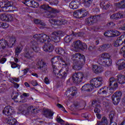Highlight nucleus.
Instances as JSON below:
<instances>
[{
  "label": "nucleus",
  "instance_id": "1",
  "mask_svg": "<svg viewBox=\"0 0 125 125\" xmlns=\"http://www.w3.org/2000/svg\"><path fill=\"white\" fill-rule=\"evenodd\" d=\"M71 59L73 62V68L74 70L79 71L83 68V65L85 62V57L83 55L75 53L72 55Z\"/></svg>",
  "mask_w": 125,
  "mask_h": 125
},
{
  "label": "nucleus",
  "instance_id": "2",
  "mask_svg": "<svg viewBox=\"0 0 125 125\" xmlns=\"http://www.w3.org/2000/svg\"><path fill=\"white\" fill-rule=\"evenodd\" d=\"M15 43V40L13 38L10 39L9 42L5 39H2L0 40V51L4 50L8 47L11 48L13 46V45Z\"/></svg>",
  "mask_w": 125,
  "mask_h": 125
},
{
  "label": "nucleus",
  "instance_id": "3",
  "mask_svg": "<svg viewBox=\"0 0 125 125\" xmlns=\"http://www.w3.org/2000/svg\"><path fill=\"white\" fill-rule=\"evenodd\" d=\"M62 34H63L62 31L52 32L51 38L49 37L48 40L50 42H52L51 43L53 44H54L56 42H60V36H62Z\"/></svg>",
  "mask_w": 125,
  "mask_h": 125
},
{
  "label": "nucleus",
  "instance_id": "4",
  "mask_svg": "<svg viewBox=\"0 0 125 125\" xmlns=\"http://www.w3.org/2000/svg\"><path fill=\"white\" fill-rule=\"evenodd\" d=\"M72 80L75 84H79L83 80V73L82 72L74 73L72 76Z\"/></svg>",
  "mask_w": 125,
  "mask_h": 125
},
{
  "label": "nucleus",
  "instance_id": "5",
  "mask_svg": "<svg viewBox=\"0 0 125 125\" xmlns=\"http://www.w3.org/2000/svg\"><path fill=\"white\" fill-rule=\"evenodd\" d=\"M33 39H36L39 43H43L49 40V36L44 34H35L33 36Z\"/></svg>",
  "mask_w": 125,
  "mask_h": 125
},
{
  "label": "nucleus",
  "instance_id": "6",
  "mask_svg": "<svg viewBox=\"0 0 125 125\" xmlns=\"http://www.w3.org/2000/svg\"><path fill=\"white\" fill-rule=\"evenodd\" d=\"M119 84L116 82V79L114 77L109 79L108 87L109 88L110 93H114L116 89H117Z\"/></svg>",
  "mask_w": 125,
  "mask_h": 125
},
{
  "label": "nucleus",
  "instance_id": "7",
  "mask_svg": "<svg viewBox=\"0 0 125 125\" xmlns=\"http://www.w3.org/2000/svg\"><path fill=\"white\" fill-rule=\"evenodd\" d=\"M19 94L18 93L15 92L12 94V99L14 100L15 102H19L20 103H26L27 102L28 99L27 98H23V96L21 95L18 97Z\"/></svg>",
  "mask_w": 125,
  "mask_h": 125
},
{
  "label": "nucleus",
  "instance_id": "8",
  "mask_svg": "<svg viewBox=\"0 0 125 125\" xmlns=\"http://www.w3.org/2000/svg\"><path fill=\"white\" fill-rule=\"evenodd\" d=\"M103 82V78L101 77H97L90 80V83L93 84L95 87H99L102 85Z\"/></svg>",
  "mask_w": 125,
  "mask_h": 125
},
{
  "label": "nucleus",
  "instance_id": "9",
  "mask_svg": "<svg viewBox=\"0 0 125 125\" xmlns=\"http://www.w3.org/2000/svg\"><path fill=\"white\" fill-rule=\"evenodd\" d=\"M38 69H40L42 72L45 73L47 71V64L42 60H39L37 63Z\"/></svg>",
  "mask_w": 125,
  "mask_h": 125
},
{
  "label": "nucleus",
  "instance_id": "10",
  "mask_svg": "<svg viewBox=\"0 0 125 125\" xmlns=\"http://www.w3.org/2000/svg\"><path fill=\"white\" fill-rule=\"evenodd\" d=\"M51 42L47 41V43H45L42 46V49L44 52H52L54 49L53 44L51 43Z\"/></svg>",
  "mask_w": 125,
  "mask_h": 125
},
{
  "label": "nucleus",
  "instance_id": "11",
  "mask_svg": "<svg viewBox=\"0 0 125 125\" xmlns=\"http://www.w3.org/2000/svg\"><path fill=\"white\" fill-rule=\"evenodd\" d=\"M35 39L36 38H34L33 37L31 40L30 46L35 52L38 53L40 50V48L38 47V44H40V42H37V41L35 40Z\"/></svg>",
  "mask_w": 125,
  "mask_h": 125
},
{
  "label": "nucleus",
  "instance_id": "12",
  "mask_svg": "<svg viewBox=\"0 0 125 125\" xmlns=\"http://www.w3.org/2000/svg\"><path fill=\"white\" fill-rule=\"evenodd\" d=\"M8 7H13L14 9H16V7H13V2L7 0L5 1L4 6L2 7V10L5 12H7L9 11V10L7 9Z\"/></svg>",
  "mask_w": 125,
  "mask_h": 125
},
{
  "label": "nucleus",
  "instance_id": "13",
  "mask_svg": "<svg viewBox=\"0 0 125 125\" xmlns=\"http://www.w3.org/2000/svg\"><path fill=\"white\" fill-rule=\"evenodd\" d=\"M42 8L44 9L45 10H50L51 13L56 14L59 13V11L57 10L56 9H53L49 6L48 5L43 4L41 6Z\"/></svg>",
  "mask_w": 125,
  "mask_h": 125
},
{
  "label": "nucleus",
  "instance_id": "14",
  "mask_svg": "<svg viewBox=\"0 0 125 125\" xmlns=\"http://www.w3.org/2000/svg\"><path fill=\"white\" fill-rule=\"evenodd\" d=\"M13 113V109L10 106H6L3 110V114H4L5 116H11Z\"/></svg>",
  "mask_w": 125,
  "mask_h": 125
},
{
  "label": "nucleus",
  "instance_id": "15",
  "mask_svg": "<svg viewBox=\"0 0 125 125\" xmlns=\"http://www.w3.org/2000/svg\"><path fill=\"white\" fill-rule=\"evenodd\" d=\"M21 113L23 115H28L30 112H31L32 114L36 113V112H37V108L34 107L33 106H30L28 107L27 111V110H22V109H21Z\"/></svg>",
  "mask_w": 125,
  "mask_h": 125
},
{
  "label": "nucleus",
  "instance_id": "16",
  "mask_svg": "<svg viewBox=\"0 0 125 125\" xmlns=\"http://www.w3.org/2000/svg\"><path fill=\"white\" fill-rule=\"evenodd\" d=\"M67 74H68V70L65 68H63L61 69L60 73L57 77L60 79H66V77H67Z\"/></svg>",
  "mask_w": 125,
  "mask_h": 125
},
{
  "label": "nucleus",
  "instance_id": "17",
  "mask_svg": "<svg viewBox=\"0 0 125 125\" xmlns=\"http://www.w3.org/2000/svg\"><path fill=\"white\" fill-rule=\"evenodd\" d=\"M112 47V45L111 44H104L100 46L98 50L99 51H106L109 48Z\"/></svg>",
  "mask_w": 125,
  "mask_h": 125
},
{
  "label": "nucleus",
  "instance_id": "18",
  "mask_svg": "<svg viewBox=\"0 0 125 125\" xmlns=\"http://www.w3.org/2000/svg\"><path fill=\"white\" fill-rule=\"evenodd\" d=\"M125 18V15L120 13L112 14L110 16L111 19H113L114 20H118V19H120V18Z\"/></svg>",
  "mask_w": 125,
  "mask_h": 125
},
{
  "label": "nucleus",
  "instance_id": "19",
  "mask_svg": "<svg viewBox=\"0 0 125 125\" xmlns=\"http://www.w3.org/2000/svg\"><path fill=\"white\" fill-rule=\"evenodd\" d=\"M34 23L37 24L38 25H40V29H43V28H47L46 24L42 21L41 20H38L37 19H34Z\"/></svg>",
  "mask_w": 125,
  "mask_h": 125
},
{
  "label": "nucleus",
  "instance_id": "20",
  "mask_svg": "<svg viewBox=\"0 0 125 125\" xmlns=\"http://www.w3.org/2000/svg\"><path fill=\"white\" fill-rule=\"evenodd\" d=\"M119 70H123L125 68V60H120L117 62Z\"/></svg>",
  "mask_w": 125,
  "mask_h": 125
},
{
  "label": "nucleus",
  "instance_id": "21",
  "mask_svg": "<svg viewBox=\"0 0 125 125\" xmlns=\"http://www.w3.org/2000/svg\"><path fill=\"white\" fill-rule=\"evenodd\" d=\"M53 114H54V113L50 109H46L44 112V115L47 119H51L52 117L53 116Z\"/></svg>",
  "mask_w": 125,
  "mask_h": 125
},
{
  "label": "nucleus",
  "instance_id": "22",
  "mask_svg": "<svg viewBox=\"0 0 125 125\" xmlns=\"http://www.w3.org/2000/svg\"><path fill=\"white\" fill-rule=\"evenodd\" d=\"M118 82L119 83L123 84L125 83V72L124 74H119L118 75Z\"/></svg>",
  "mask_w": 125,
  "mask_h": 125
},
{
  "label": "nucleus",
  "instance_id": "23",
  "mask_svg": "<svg viewBox=\"0 0 125 125\" xmlns=\"http://www.w3.org/2000/svg\"><path fill=\"white\" fill-rule=\"evenodd\" d=\"M53 74L57 77L60 73L61 70L58 68L57 65H53L52 66Z\"/></svg>",
  "mask_w": 125,
  "mask_h": 125
},
{
  "label": "nucleus",
  "instance_id": "24",
  "mask_svg": "<svg viewBox=\"0 0 125 125\" xmlns=\"http://www.w3.org/2000/svg\"><path fill=\"white\" fill-rule=\"evenodd\" d=\"M93 71L95 73V74H99L103 71V68L102 66H99L97 65H93Z\"/></svg>",
  "mask_w": 125,
  "mask_h": 125
},
{
  "label": "nucleus",
  "instance_id": "25",
  "mask_svg": "<svg viewBox=\"0 0 125 125\" xmlns=\"http://www.w3.org/2000/svg\"><path fill=\"white\" fill-rule=\"evenodd\" d=\"M82 42L80 40H77L75 42H74L72 44V47H73L75 49H80L81 47V43Z\"/></svg>",
  "mask_w": 125,
  "mask_h": 125
},
{
  "label": "nucleus",
  "instance_id": "26",
  "mask_svg": "<svg viewBox=\"0 0 125 125\" xmlns=\"http://www.w3.org/2000/svg\"><path fill=\"white\" fill-rule=\"evenodd\" d=\"M7 124H9V125H16L17 124V120L15 119V118L12 117H10L8 118L7 121Z\"/></svg>",
  "mask_w": 125,
  "mask_h": 125
},
{
  "label": "nucleus",
  "instance_id": "27",
  "mask_svg": "<svg viewBox=\"0 0 125 125\" xmlns=\"http://www.w3.org/2000/svg\"><path fill=\"white\" fill-rule=\"evenodd\" d=\"M49 22L52 24L53 25H57V26L61 25V20L51 19L49 20Z\"/></svg>",
  "mask_w": 125,
  "mask_h": 125
},
{
  "label": "nucleus",
  "instance_id": "28",
  "mask_svg": "<svg viewBox=\"0 0 125 125\" xmlns=\"http://www.w3.org/2000/svg\"><path fill=\"white\" fill-rule=\"evenodd\" d=\"M111 99L114 105H118L120 103V101H121V99H120V98H118L114 95L112 96Z\"/></svg>",
  "mask_w": 125,
  "mask_h": 125
},
{
  "label": "nucleus",
  "instance_id": "29",
  "mask_svg": "<svg viewBox=\"0 0 125 125\" xmlns=\"http://www.w3.org/2000/svg\"><path fill=\"white\" fill-rule=\"evenodd\" d=\"M115 5L118 8H125V0H123L120 2L115 3Z\"/></svg>",
  "mask_w": 125,
  "mask_h": 125
},
{
  "label": "nucleus",
  "instance_id": "30",
  "mask_svg": "<svg viewBox=\"0 0 125 125\" xmlns=\"http://www.w3.org/2000/svg\"><path fill=\"white\" fill-rule=\"evenodd\" d=\"M55 51L58 54H61L62 56H65V50L61 47H58L55 49Z\"/></svg>",
  "mask_w": 125,
  "mask_h": 125
},
{
  "label": "nucleus",
  "instance_id": "31",
  "mask_svg": "<svg viewBox=\"0 0 125 125\" xmlns=\"http://www.w3.org/2000/svg\"><path fill=\"white\" fill-rule=\"evenodd\" d=\"M23 56L25 57V58L28 59V60H31V59H32V56H31L30 54L29 50L28 49H25L24 50V52L23 53Z\"/></svg>",
  "mask_w": 125,
  "mask_h": 125
},
{
  "label": "nucleus",
  "instance_id": "32",
  "mask_svg": "<svg viewBox=\"0 0 125 125\" xmlns=\"http://www.w3.org/2000/svg\"><path fill=\"white\" fill-rule=\"evenodd\" d=\"M24 4H25L27 6H29L32 7V5L33 4V0H23L22 1Z\"/></svg>",
  "mask_w": 125,
  "mask_h": 125
},
{
  "label": "nucleus",
  "instance_id": "33",
  "mask_svg": "<svg viewBox=\"0 0 125 125\" xmlns=\"http://www.w3.org/2000/svg\"><path fill=\"white\" fill-rule=\"evenodd\" d=\"M100 6L102 9H108L109 8V7L110 6V5L109 4L107 3L106 4L104 1H103L101 2Z\"/></svg>",
  "mask_w": 125,
  "mask_h": 125
},
{
  "label": "nucleus",
  "instance_id": "34",
  "mask_svg": "<svg viewBox=\"0 0 125 125\" xmlns=\"http://www.w3.org/2000/svg\"><path fill=\"white\" fill-rule=\"evenodd\" d=\"M73 36H74V34L66 36L64 39L65 42H66L67 43L70 42L73 39Z\"/></svg>",
  "mask_w": 125,
  "mask_h": 125
},
{
  "label": "nucleus",
  "instance_id": "35",
  "mask_svg": "<svg viewBox=\"0 0 125 125\" xmlns=\"http://www.w3.org/2000/svg\"><path fill=\"white\" fill-rule=\"evenodd\" d=\"M103 64L105 66H111L112 65V60L111 59L104 60L103 62Z\"/></svg>",
  "mask_w": 125,
  "mask_h": 125
},
{
  "label": "nucleus",
  "instance_id": "36",
  "mask_svg": "<svg viewBox=\"0 0 125 125\" xmlns=\"http://www.w3.org/2000/svg\"><path fill=\"white\" fill-rule=\"evenodd\" d=\"M69 7L71 9H77L78 8V5L75 1H71L69 4Z\"/></svg>",
  "mask_w": 125,
  "mask_h": 125
},
{
  "label": "nucleus",
  "instance_id": "37",
  "mask_svg": "<svg viewBox=\"0 0 125 125\" xmlns=\"http://www.w3.org/2000/svg\"><path fill=\"white\" fill-rule=\"evenodd\" d=\"M101 57L103 60H107V59H110V55L107 53H104L101 55Z\"/></svg>",
  "mask_w": 125,
  "mask_h": 125
},
{
  "label": "nucleus",
  "instance_id": "38",
  "mask_svg": "<svg viewBox=\"0 0 125 125\" xmlns=\"http://www.w3.org/2000/svg\"><path fill=\"white\" fill-rule=\"evenodd\" d=\"M91 0H83V4L85 7H89L91 4Z\"/></svg>",
  "mask_w": 125,
  "mask_h": 125
},
{
  "label": "nucleus",
  "instance_id": "39",
  "mask_svg": "<svg viewBox=\"0 0 125 125\" xmlns=\"http://www.w3.org/2000/svg\"><path fill=\"white\" fill-rule=\"evenodd\" d=\"M73 16H74L75 18H82V14H81L80 10L76 11L73 14Z\"/></svg>",
  "mask_w": 125,
  "mask_h": 125
},
{
  "label": "nucleus",
  "instance_id": "40",
  "mask_svg": "<svg viewBox=\"0 0 125 125\" xmlns=\"http://www.w3.org/2000/svg\"><path fill=\"white\" fill-rule=\"evenodd\" d=\"M57 58L58 59V62L59 61V62H62V65H65V66H68V63H67L64 60H63V58L60 56H57Z\"/></svg>",
  "mask_w": 125,
  "mask_h": 125
},
{
  "label": "nucleus",
  "instance_id": "41",
  "mask_svg": "<svg viewBox=\"0 0 125 125\" xmlns=\"http://www.w3.org/2000/svg\"><path fill=\"white\" fill-rule=\"evenodd\" d=\"M80 11L81 14L82 18H83V17H85V16H86V15H87V14L88 13V12H87V11H86V10H85L81 9L80 10Z\"/></svg>",
  "mask_w": 125,
  "mask_h": 125
},
{
  "label": "nucleus",
  "instance_id": "42",
  "mask_svg": "<svg viewBox=\"0 0 125 125\" xmlns=\"http://www.w3.org/2000/svg\"><path fill=\"white\" fill-rule=\"evenodd\" d=\"M115 111H111L109 115V118L110 121H113L115 120Z\"/></svg>",
  "mask_w": 125,
  "mask_h": 125
},
{
  "label": "nucleus",
  "instance_id": "43",
  "mask_svg": "<svg viewBox=\"0 0 125 125\" xmlns=\"http://www.w3.org/2000/svg\"><path fill=\"white\" fill-rule=\"evenodd\" d=\"M11 63V67L13 69H15V68H18V69L19 70V69H20V66L19 65V64L14 62H10Z\"/></svg>",
  "mask_w": 125,
  "mask_h": 125
},
{
  "label": "nucleus",
  "instance_id": "44",
  "mask_svg": "<svg viewBox=\"0 0 125 125\" xmlns=\"http://www.w3.org/2000/svg\"><path fill=\"white\" fill-rule=\"evenodd\" d=\"M51 62L52 63V66H53V65H56V63L58 62L57 57H54L52 58L51 60Z\"/></svg>",
  "mask_w": 125,
  "mask_h": 125
},
{
  "label": "nucleus",
  "instance_id": "45",
  "mask_svg": "<svg viewBox=\"0 0 125 125\" xmlns=\"http://www.w3.org/2000/svg\"><path fill=\"white\" fill-rule=\"evenodd\" d=\"M89 87L88 84H86L82 86L81 90L82 91H88L89 90V89H88Z\"/></svg>",
  "mask_w": 125,
  "mask_h": 125
},
{
  "label": "nucleus",
  "instance_id": "46",
  "mask_svg": "<svg viewBox=\"0 0 125 125\" xmlns=\"http://www.w3.org/2000/svg\"><path fill=\"white\" fill-rule=\"evenodd\" d=\"M102 125H108V120H107V118L105 117H103L102 119L101 122H100Z\"/></svg>",
  "mask_w": 125,
  "mask_h": 125
},
{
  "label": "nucleus",
  "instance_id": "47",
  "mask_svg": "<svg viewBox=\"0 0 125 125\" xmlns=\"http://www.w3.org/2000/svg\"><path fill=\"white\" fill-rule=\"evenodd\" d=\"M86 48H87V45H86V44L84 43H83L82 42H81L79 49H82V50H83V49H86Z\"/></svg>",
  "mask_w": 125,
  "mask_h": 125
},
{
  "label": "nucleus",
  "instance_id": "48",
  "mask_svg": "<svg viewBox=\"0 0 125 125\" xmlns=\"http://www.w3.org/2000/svg\"><path fill=\"white\" fill-rule=\"evenodd\" d=\"M113 95H114V96H116V97L120 98V99H121V97H122V92L121 91H118V92H115Z\"/></svg>",
  "mask_w": 125,
  "mask_h": 125
},
{
  "label": "nucleus",
  "instance_id": "49",
  "mask_svg": "<svg viewBox=\"0 0 125 125\" xmlns=\"http://www.w3.org/2000/svg\"><path fill=\"white\" fill-rule=\"evenodd\" d=\"M20 52H21V48L17 47L15 49L16 57H18V55H19Z\"/></svg>",
  "mask_w": 125,
  "mask_h": 125
},
{
  "label": "nucleus",
  "instance_id": "50",
  "mask_svg": "<svg viewBox=\"0 0 125 125\" xmlns=\"http://www.w3.org/2000/svg\"><path fill=\"white\" fill-rule=\"evenodd\" d=\"M39 5L40 4H39L38 2H36L33 0V2H32V5L31 7H33V8H37L39 7Z\"/></svg>",
  "mask_w": 125,
  "mask_h": 125
},
{
  "label": "nucleus",
  "instance_id": "51",
  "mask_svg": "<svg viewBox=\"0 0 125 125\" xmlns=\"http://www.w3.org/2000/svg\"><path fill=\"white\" fill-rule=\"evenodd\" d=\"M56 121L58 123H59L60 124H63V123H64V121L62 120L61 118L60 117V116H58L57 117V119Z\"/></svg>",
  "mask_w": 125,
  "mask_h": 125
},
{
  "label": "nucleus",
  "instance_id": "52",
  "mask_svg": "<svg viewBox=\"0 0 125 125\" xmlns=\"http://www.w3.org/2000/svg\"><path fill=\"white\" fill-rule=\"evenodd\" d=\"M50 4L51 5H57L58 4V0H52Z\"/></svg>",
  "mask_w": 125,
  "mask_h": 125
},
{
  "label": "nucleus",
  "instance_id": "53",
  "mask_svg": "<svg viewBox=\"0 0 125 125\" xmlns=\"http://www.w3.org/2000/svg\"><path fill=\"white\" fill-rule=\"evenodd\" d=\"M120 42H122V39H121V38H119L116 41L114 42V46H119V45H120Z\"/></svg>",
  "mask_w": 125,
  "mask_h": 125
},
{
  "label": "nucleus",
  "instance_id": "54",
  "mask_svg": "<svg viewBox=\"0 0 125 125\" xmlns=\"http://www.w3.org/2000/svg\"><path fill=\"white\" fill-rule=\"evenodd\" d=\"M88 85L89 86L88 88V89H89V90H88V91H91V90H92V89H94V86L93 84H88Z\"/></svg>",
  "mask_w": 125,
  "mask_h": 125
},
{
  "label": "nucleus",
  "instance_id": "55",
  "mask_svg": "<svg viewBox=\"0 0 125 125\" xmlns=\"http://www.w3.org/2000/svg\"><path fill=\"white\" fill-rule=\"evenodd\" d=\"M90 23H92V21H91V18L89 17L86 19V24H87V25H89Z\"/></svg>",
  "mask_w": 125,
  "mask_h": 125
},
{
  "label": "nucleus",
  "instance_id": "56",
  "mask_svg": "<svg viewBox=\"0 0 125 125\" xmlns=\"http://www.w3.org/2000/svg\"><path fill=\"white\" fill-rule=\"evenodd\" d=\"M57 107H58V108H61V109H62V110H63V111H64V112H67V111H66V110H65V108H64V106H63V105H62V104H57Z\"/></svg>",
  "mask_w": 125,
  "mask_h": 125
},
{
  "label": "nucleus",
  "instance_id": "57",
  "mask_svg": "<svg viewBox=\"0 0 125 125\" xmlns=\"http://www.w3.org/2000/svg\"><path fill=\"white\" fill-rule=\"evenodd\" d=\"M6 17V15L1 14L0 16V19L2 21H5V18Z\"/></svg>",
  "mask_w": 125,
  "mask_h": 125
},
{
  "label": "nucleus",
  "instance_id": "58",
  "mask_svg": "<svg viewBox=\"0 0 125 125\" xmlns=\"http://www.w3.org/2000/svg\"><path fill=\"white\" fill-rule=\"evenodd\" d=\"M8 15V22L9 21H13V17L11 15L7 14Z\"/></svg>",
  "mask_w": 125,
  "mask_h": 125
},
{
  "label": "nucleus",
  "instance_id": "59",
  "mask_svg": "<svg viewBox=\"0 0 125 125\" xmlns=\"http://www.w3.org/2000/svg\"><path fill=\"white\" fill-rule=\"evenodd\" d=\"M90 18H91V21H92V23H94V22H95V21L96 20V16L90 17Z\"/></svg>",
  "mask_w": 125,
  "mask_h": 125
},
{
  "label": "nucleus",
  "instance_id": "60",
  "mask_svg": "<svg viewBox=\"0 0 125 125\" xmlns=\"http://www.w3.org/2000/svg\"><path fill=\"white\" fill-rule=\"evenodd\" d=\"M65 24H67V21L65 20H61V25H65Z\"/></svg>",
  "mask_w": 125,
  "mask_h": 125
},
{
  "label": "nucleus",
  "instance_id": "61",
  "mask_svg": "<svg viewBox=\"0 0 125 125\" xmlns=\"http://www.w3.org/2000/svg\"><path fill=\"white\" fill-rule=\"evenodd\" d=\"M95 113H97V114H98L99 113H100L101 112V110L100 108H98V107H96L94 110Z\"/></svg>",
  "mask_w": 125,
  "mask_h": 125
},
{
  "label": "nucleus",
  "instance_id": "62",
  "mask_svg": "<svg viewBox=\"0 0 125 125\" xmlns=\"http://www.w3.org/2000/svg\"><path fill=\"white\" fill-rule=\"evenodd\" d=\"M31 83L33 86H37V85H38V83L35 80L31 81Z\"/></svg>",
  "mask_w": 125,
  "mask_h": 125
},
{
  "label": "nucleus",
  "instance_id": "63",
  "mask_svg": "<svg viewBox=\"0 0 125 125\" xmlns=\"http://www.w3.org/2000/svg\"><path fill=\"white\" fill-rule=\"evenodd\" d=\"M110 31H106L104 33V35L105 37H111V36H110Z\"/></svg>",
  "mask_w": 125,
  "mask_h": 125
},
{
  "label": "nucleus",
  "instance_id": "64",
  "mask_svg": "<svg viewBox=\"0 0 125 125\" xmlns=\"http://www.w3.org/2000/svg\"><path fill=\"white\" fill-rule=\"evenodd\" d=\"M47 18H55V15H53V14H48Z\"/></svg>",
  "mask_w": 125,
  "mask_h": 125
}]
</instances>
